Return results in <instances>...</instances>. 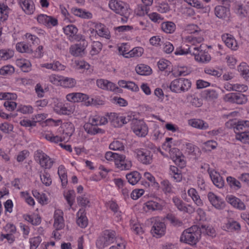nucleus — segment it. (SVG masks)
<instances>
[{
	"label": "nucleus",
	"instance_id": "1",
	"mask_svg": "<svg viewBox=\"0 0 249 249\" xmlns=\"http://www.w3.org/2000/svg\"><path fill=\"white\" fill-rule=\"evenodd\" d=\"M122 237L117 235L113 230H106L103 231L96 242V246L99 249H103L116 242L121 241Z\"/></svg>",
	"mask_w": 249,
	"mask_h": 249
},
{
	"label": "nucleus",
	"instance_id": "2",
	"mask_svg": "<svg viewBox=\"0 0 249 249\" xmlns=\"http://www.w3.org/2000/svg\"><path fill=\"white\" fill-rule=\"evenodd\" d=\"M201 234L200 227L194 225L183 231L180 237V241L191 245H195L200 239Z\"/></svg>",
	"mask_w": 249,
	"mask_h": 249
},
{
	"label": "nucleus",
	"instance_id": "3",
	"mask_svg": "<svg viewBox=\"0 0 249 249\" xmlns=\"http://www.w3.org/2000/svg\"><path fill=\"white\" fill-rule=\"evenodd\" d=\"M232 127L236 134V139L243 143L249 144V131H241L244 128L249 127V121L240 120L235 122Z\"/></svg>",
	"mask_w": 249,
	"mask_h": 249
},
{
	"label": "nucleus",
	"instance_id": "4",
	"mask_svg": "<svg viewBox=\"0 0 249 249\" xmlns=\"http://www.w3.org/2000/svg\"><path fill=\"white\" fill-rule=\"evenodd\" d=\"M191 82L188 79L179 78L172 81L167 86L171 91L180 93L187 91L191 87Z\"/></svg>",
	"mask_w": 249,
	"mask_h": 249
},
{
	"label": "nucleus",
	"instance_id": "5",
	"mask_svg": "<svg viewBox=\"0 0 249 249\" xmlns=\"http://www.w3.org/2000/svg\"><path fill=\"white\" fill-rule=\"evenodd\" d=\"M34 159L38 162L40 166L45 169H51L54 163L53 160L40 149L35 152Z\"/></svg>",
	"mask_w": 249,
	"mask_h": 249
},
{
	"label": "nucleus",
	"instance_id": "6",
	"mask_svg": "<svg viewBox=\"0 0 249 249\" xmlns=\"http://www.w3.org/2000/svg\"><path fill=\"white\" fill-rule=\"evenodd\" d=\"M63 29L64 34L71 42H79L80 40H83V38L85 37L82 34H77L78 30L74 25H68L63 27Z\"/></svg>",
	"mask_w": 249,
	"mask_h": 249
},
{
	"label": "nucleus",
	"instance_id": "7",
	"mask_svg": "<svg viewBox=\"0 0 249 249\" xmlns=\"http://www.w3.org/2000/svg\"><path fill=\"white\" fill-rule=\"evenodd\" d=\"M108 6L110 9L121 16L128 13V5L122 1L111 0L109 2Z\"/></svg>",
	"mask_w": 249,
	"mask_h": 249
},
{
	"label": "nucleus",
	"instance_id": "8",
	"mask_svg": "<svg viewBox=\"0 0 249 249\" xmlns=\"http://www.w3.org/2000/svg\"><path fill=\"white\" fill-rule=\"evenodd\" d=\"M226 102L237 104H245L248 100L247 97L240 93L231 92L226 94L224 97Z\"/></svg>",
	"mask_w": 249,
	"mask_h": 249
},
{
	"label": "nucleus",
	"instance_id": "9",
	"mask_svg": "<svg viewBox=\"0 0 249 249\" xmlns=\"http://www.w3.org/2000/svg\"><path fill=\"white\" fill-rule=\"evenodd\" d=\"M79 41L80 43L71 45L70 48V52L73 56H81L85 54V50L88 46V43L86 40L85 37L83 38V40H80Z\"/></svg>",
	"mask_w": 249,
	"mask_h": 249
},
{
	"label": "nucleus",
	"instance_id": "10",
	"mask_svg": "<svg viewBox=\"0 0 249 249\" xmlns=\"http://www.w3.org/2000/svg\"><path fill=\"white\" fill-rule=\"evenodd\" d=\"M36 18L39 24L43 25L48 28H51L58 24V20L56 18L45 14H39Z\"/></svg>",
	"mask_w": 249,
	"mask_h": 249
},
{
	"label": "nucleus",
	"instance_id": "11",
	"mask_svg": "<svg viewBox=\"0 0 249 249\" xmlns=\"http://www.w3.org/2000/svg\"><path fill=\"white\" fill-rule=\"evenodd\" d=\"M132 129L134 133L140 137H144L148 131L147 125L142 120H135L132 126Z\"/></svg>",
	"mask_w": 249,
	"mask_h": 249
},
{
	"label": "nucleus",
	"instance_id": "12",
	"mask_svg": "<svg viewBox=\"0 0 249 249\" xmlns=\"http://www.w3.org/2000/svg\"><path fill=\"white\" fill-rule=\"evenodd\" d=\"M97 87L100 89L108 90L117 93L122 92V89L118 88L114 83L107 80L100 79L96 81Z\"/></svg>",
	"mask_w": 249,
	"mask_h": 249
},
{
	"label": "nucleus",
	"instance_id": "13",
	"mask_svg": "<svg viewBox=\"0 0 249 249\" xmlns=\"http://www.w3.org/2000/svg\"><path fill=\"white\" fill-rule=\"evenodd\" d=\"M75 108V106L72 103L58 104L54 108L55 112L59 114L70 115L72 114Z\"/></svg>",
	"mask_w": 249,
	"mask_h": 249
},
{
	"label": "nucleus",
	"instance_id": "14",
	"mask_svg": "<svg viewBox=\"0 0 249 249\" xmlns=\"http://www.w3.org/2000/svg\"><path fill=\"white\" fill-rule=\"evenodd\" d=\"M194 53L193 56L195 57L196 61L201 63H208L211 60V56L208 52L204 51L202 49V46L196 47L194 50Z\"/></svg>",
	"mask_w": 249,
	"mask_h": 249
},
{
	"label": "nucleus",
	"instance_id": "15",
	"mask_svg": "<svg viewBox=\"0 0 249 249\" xmlns=\"http://www.w3.org/2000/svg\"><path fill=\"white\" fill-rule=\"evenodd\" d=\"M137 154L138 160L143 164H150L152 162V152L144 148L138 149Z\"/></svg>",
	"mask_w": 249,
	"mask_h": 249
},
{
	"label": "nucleus",
	"instance_id": "16",
	"mask_svg": "<svg viewBox=\"0 0 249 249\" xmlns=\"http://www.w3.org/2000/svg\"><path fill=\"white\" fill-rule=\"evenodd\" d=\"M166 225L164 222L156 220L151 229V232L157 238L163 236L166 232Z\"/></svg>",
	"mask_w": 249,
	"mask_h": 249
},
{
	"label": "nucleus",
	"instance_id": "17",
	"mask_svg": "<svg viewBox=\"0 0 249 249\" xmlns=\"http://www.w3.org/2000/svg\"><path fill=\"white\" fill-rule=\"evenodd\" d=\"M208 167V172L213 183L218 188H222L224 186V180L219 173L214 170H212L209 167V165L206 164Z\"/></svg>",
	"mask_w": 249,
	"mask_h": 249
},
{
	"label": "nucleus",
	"instance_id": "18",
	"mask_svg": "<svg viewBox=\"0 0 249 249\" xmlns=\"http://www.w3.org/2000/svg\"><path fill=\"white\" fill-rule=\"evenodd\" d=\"M214 15L219 19L226 20L231 16L230 8L223 5H217L214 8Z\"/></svg>",
	"mask_w": 249,
	"mask_h": 249
},
{
	"label": "nucleus",
	"instance_id": "19",
	"mask_svg": "<svg viewBox=\"0 0 249 249\" xmlns=\"http://www.w3.org/2000/svg\"><path fill=\"white\" fill-rule=\"evenodd\" d=\"M117 168L121 170H127L130 169L132 163L130 160L126 159L124 155H120L115 163Z\"/></svg>",
	"mask_w": 249,
	"mask_h": 249
},
{
	"label": "nucleus",
	"instance_id": "20",
	"mask_svg": "<svg viewBox=\"0 0 249 249\" xmlns=\"http://www.w3.org/2000/svg\"><path fill=\"white\" fill-rule=\"evenodd\" d=\"M18 4L26 14L30 15L34 14L35 5L32 0H19Z\"/></svg>",
	"mask_w": 249,
	"mask_h": 249
},
{
	"label": "nucleus",
	"instance_id": "21",
	"mask_svg": "<svg viewBox=\"0 0 249 249\" xmlns=\"http://www.w3.org/2000/svg\"><path fill=\"white\" fill-rule=\"evenodd\" d=\"M67 100L73 104L76 102L86 101L89 99L88 95L80 92H72L69 93L66 95Z\"/></svg>",
	"mask_w": 249,
	"mask_h": 249
},
{
	"label": "nucleus",
	"instance_id": "22",
	"mask_svg": "<svg viewBox=\"0 0 249 249\" xmlns=\"http://www.w3.org/2000/svg\"><path fill=\"white\" fill-rule=\"evenodd\" d=\"M222 39L225 45L231 50L236 51L238 45L235 38L230 34H224L222 36Z\"/></svg>",
	"mask_w": 249,
	"mask_h": 249
},
{
	"label": "nucleus",
	"instance_id": "23",
	"mask_svg": "<svg viewBox=\"0 0 249 249\" xmlns=\"http://www.w3.org/2000/svg\"><path fill=\"white\" fill-rule=\"evenodd\" d=\"M226 200L228 203L237 209L239 210H245L246 209V205L244 203L241 199L234 196H227Z\"/></svg>",
	"mask_w": 249,
	"mask_h": 249
},
{
	"label": "nucleus",
	"instance_id": "24",
	"mask_svg": "<svg viewBox=\"0 0 249 249\" xmlns=\"http://www.w3.org/2000/svg\"><path fill=\"white\" fill-rule=\"evenodd\" d=\"M54 222L53 226L56 230H60L64 226L63 213L60 210H56L54 214Z\"/></svg>",
	"mask_w": 249,
	"mask_h": 249
},
{
	"label": "nucleus",
	"instance_id": "25",
	"mask_svg": "<svg viewBox=\"0 0 249 249\" xmlns=\"http://www.w3.org/2000/svg\"><path fill=\"white\" fill-rule=\"evenodd\" d=\"M222 229L229 232H238L241 229V226L239 222L230 219L223 225Z\"/></svg>",
	"mask_w": 249,
	"mask_h": 249
},
{
	"label": "nucleus",
	"instance_id": "26",
	"mask_svg": "<svg viewBox=\"0 0 249 249\" xmlns=\"http://www.w3.org/2000/svg\"><path fill=\"white\" fill-rule=\"evenodd\" d=\"M96 34L99 36L105 38L106 39H110L111 36L110 33L108 29L103 24L97 23L95 26Z\"/></svg>",
	"mask_w": 249,
	"mask_h": 249
},
{
	"label": "nucleus",
	"instance_id": "27",
	"mask_svg": "<svg viewBox=\"0 0 249 249\" xmlns=\"http://www.w3.org/2000/svg\"><path fill=\"white\" fill-rule=\"evenodd\" d=\"M208 197L211 203L217 209H222L224 207V202L223 200L214 195L212 192H209Z\"/></svg>",
	"mask_w": 249,
	"mask_h": 249
},
{
	"label": "nucleus",
	"instance_id": "28",
	"mask_svg": "<svg viewBox=\"0 0 249 249\" xmlns=\"http://www.w3.org/2000/svg\"><path fill=\"white\" fill-rule=\"evenodd\" d=\"M77 224L82 228H86L88 224V220L84 209H80L76 213Z\"/></svg>",
	"mask_w": 249,
	"mask_h": 249
},
{
	"label": "nucleus",
	"instance_id": "29",
	"mask_svg": "<svg viewBox=\"0 0 249 249\" xmlns=\"http://www.w3.org/2000/svg\"><path fill=\"white\" fill-rule=\"evenodd\" d=\"M71 13L75 16L84 19H91L92 14L89 11L85 9L73 7L71 9Z\"/></svg>",
	"mask_w": 249,
	"mask_h": 249
},
{
	"label": "nucleus",
	"instance_id": "30",
	"mask_svg": "<svg viewBox=\"0 0 249 249\" xmlns=\"http://www.w3.org/2000/svg\"><path fill=\"white\" fill-rule=\"evenodd\" d=\"M195 46L192 45L190 46L188 45H185L184 46L177 48L175 51V54L176 55H186L190 54L193 56L194 53V50Z\"/></svg>",
	"mask_w": 249,
	"mask_h": 249
},
{
	"label": "nucleus",
	"instance_id": "31",
	"mask_svg": "<svg viewBox=\"0 0 249 249\" xmlns=\"http://www.w3.org/2000/svg\"><path fill=\"white\" fill-rule=\"evenodd\" d=\"M187 193L197 206H202L203 205V201L200 198L198 192L195 189L193 188H190L188 190Z\"/></svg>",
	"mask_w": 249,
	"mask_h": 249
},
{
	"label": "nucleus",
	"instance_id": "32",
	"mask_svg": "<svg viewBox=\"0 0 249 249\" xmlns=\"http://www.w3.org/2000/svg\"><path fill=\"white\" fill-rule=\"evenodd\" d=\"M107 116L108 117V120L112 125L114 127H121V116L114 112L107 113Z\"/></svg>",
	"mask_w": 249,
	"mask_h": 249
},
{
	"label": "nucleus",
	"instance_id": "33",
	"mask_svg": "<svg viewBox=\"0 0 249 249\" xmlns=\"http://www.w3.org/2000/svg\"><path fill=\"white\" fill-rule=\"evenodd\" d=\"M41 67L47 69L52 70L54 71H60L64 70L65 66L61 64L59 61H54L52 63H44L41 65Z\"/></svg>",
	"mask_w": 249,
	"mask_h": 249
},
{
	"label": "nucleus",
	"instance_id": "34",
	"mask_svg": "<svg viewBox=\"0 0 249 249\" xmlns=\"http://www.w3.org/2000/svg\"><path fill=\"white\" fill-rule=\"evenodd\" d=\"M189 124L194 127L200 129H206L209 127L207 123L200 119H191L189 120Z\"/></svg>",
	"mask_w": 249,
	"mask_h": 249
},
{
	"label": "nucleus",
	"instance_id": "35",
	"mask_svg": "<svg viewBox=\"0 0 249 249\" xmlns=\"http://www.w3.org/2000/svg\"><path fill=\"white\" fill-rule=\"evenodd\" d=\"M126 178L129 184L134 185L140 180L141 176L138 172L133 171L127 174L126 175Z\"/></svg>",
	"mask_w": 249,
	"mask_h": 249
},
{
	"label": "nucleus",
	"instance_id": "36",
	"mask_svg": "<svg viewBox=\"0 0 249 249\" xmlns=\"http://www.w3.org/2000/svg\"><path fill=\"white\" fill-rule=\"evenodd\" d=\"M84 127L85 131L89 134L95 135L98 133L103 134L105 132L104 130L92 124H90L87 123L84 125Z\"/></svg>",
	"mask_w": 249,
	"mask_h": 249
},
{
	"label": "nucleus",
	"instance_id": "37",
	"mask_svg": "<svg viewBox=\"0 0 249 249\" xmlns=\"http://www.w3.org/2000/svg\"><path fill=\"white\" fill-rule=\"evenodd\" d=\"M135 71L139 75H148L151 74L152 70L149 66L141 64L136 67Z\"/></svg>",
	"mask_w": 249,
	"mask_h": 249
},
{
	"label": "nucleus",
	"instance_id": "38",
	"mask_svg": "<svg viewBox=\"0 0 249 249\" xmlns=\"http://www.w3.org/2000/svg\"><path fill=\"white\" fill-rule=\"evenodd\" d=\"M161 27L163 32L167 34H172L176 30L175 24L172 21H166L162 23Z\"/></svg>",
	"mask_w": 249,
	"mask_h": 249
},
{
	"label": "nucleus",
	"instance_id": "39",
	"mask_svg": "<svg viewBox=\"0 0 249 249\" xmlns=\"http://www.w3.org/2000/svg\"><path fill=\"white\" fill-rule=\"evenodd\" d=\"M17 50L21 53H33V49L31 46L23 42H18L16 44Z\"/></svg>",
	"mask_w": 249,
	"mask_h": 249
},
{
	"label": "nucleus",
	"instance_id": "40",
	"mask_svg": "<svg viewBox=\"0 0 249 249\" xmlns=\"http://www.w3.org/2000/svg\"><path fill=\"white\" fill-rule=\"evenodd\" d=\"M218 96V93L214 89H206L202 92V96L208 101L216 99Z\"/></svg>",
	"mask_w": 249,
	"mask_h": 249
},
{
	"label": "nucleus",
	"instance_id": "41",
	"mask_svg": "<svg viewBox=\"0 0 249 249\" xmlns=\"http://www.w3.org/2000/svg\"><path fill=\"white\" fill-rule=\"evenodd\" d=\"M109 148L114 151H123L124 149V143L123 140H114L109 144Z\"/></svg>",
	"mask_w": 249,
	"mask_h": 249
},
{
	"label": "nucleus",
	"instance_id": "42",
	"mask_svg": "<svg viewBox=\"0 0 249 249\" xmlns=\"http://www.w3.org/2000/svg\"><path fill=\"white\" fill-rule=\"evenodd\" d=\"M58 174L61 180L62 186L65 187L68 183L67 176L65 172V169L63 165H60L58 168Z\"/></svg>",
	"mask_w": 249,
	"mask_h": 249
},
{
	"label": "nucleus",
	"instance_id": "43",
	"mask_svg": "<svg viewBox=\"0 0 249 249\" xmlns=\"http://www.w3.org/2000/svg\"><path fill=\"white\" fill-rule=\"evenodd\" d=\"M237 70L240 72L241 76L246 80L249 82V69L247 68L246 64L242 63L238 66Z\"/></svg>",
	"mask_w": 249,
	"mask_h": 249
},
{
	"label": "nucleus",
	"instance_id": "44",
	"mask_svg": "<svg viewBox=\"0 0 249 249\" xmlns=\"http://www.w3.org/2000/svg\"><path fill=\"white\" fill-rule=\"evenodd\" d=\"M40 178L42 183L46 186H49L52 184V178L50 174L46 170L41 172Z\"/></svg>",
	"mask_w": 249,
	"mask_h": 249
},
{
	"label": "nucleus",
	"instance_id": "45",
	"mask_svg": "<svg viewBox=\"0 0 249 249\" xmlns=\"http://www.w3.org/2000/svg\"><path fill=\"white\" fill-rule=\"evenodd\" d=\"M14 55V51L12 49L0 50V60H8L13 57Z\"/></svg>",
	"mask_w": 249,
	"mask_h": 249
},
{
	"label": "nucleus",
	"instance_id": "46",
	"mask_svg": "<svg viewBox=\"0 0 249 249\" xmlns=\"http://www.w3.org/2000/svg\"><path fill=\"white\" fill-rule=\"evenodd\" d=\"M200 229L201 231V234H206L212 237H215L216 232L213 227L211 226H207L202 225Z\"/></svg>",
	"mask_w": 249,
	"mask_h": 249
},
{
	"label": "nucleus",
	"instance_id": "47",
	"mask_svg": "<svg viewBox=\"0 0 249 249\" xmlns=\"http://www.w3.org/2000/svg\"><path fill=\"white\" fill-rule=\"evenodd\" d=\"M9 11L10 8L7 5L0 4V18L1 21H5L7 19Z\"/></svg>",
	"mask_w": 249,
	"mask_h": 249
},
{
	"label": "nucleus",
	"instance_id": "48",
	"mask_svg": "<svg viewBox=\"0 0 249 249\" xmlns=\"http://www.w3.org/2000/svg\"><path fill=\"white\" fill-rule=\"evenodd\" d=\"M227 181L229 186L235 190H238L241 188V184L240 181L235 178L229 176L227 178Z\"/></svg>",
	"mask_w": 249,
	"mask_h": 249
},
{
	"label": "nucleus",
	"instance_id": "49",
	"mask_svg": "<svg viewBox=\"0 0 249 249\" xmlns=\"http://www.w3.org/2000/svg\"><path fill=\"white\" fill-rule=\"evenodd\" d=\"M235 13L240 18L246 17L247 15V12L243 5L239 2L236 4L235 7Z\"/></svg>",
	"mask_w": 249,
	"mask_h": 249
},
{
	"label": "nucleus",
	"instance_id": "50",
	"mask_svg": "<svg viewBox=\"0 0 249 249\" xmlns=\"http://www.w3.org/2000/svg\"><path fill=\"white\" fill-rule=\"evenodd\" d=\"M166 219L174 227H180L182 225V222L172 214H167Z\"/></svg>",
	"mask_w": 249,
	"mask_h": 249
},
{
	"label": "nucleus",
	"instance_id": "51",
	"mask_svg": "<svg viewBox=\"0 0 249 249\" xmlns=\"http://www.w3.org/2000/svg\"><path fill=\"white\" fill-rule=\"evenodd\" d=\"M160 184L162 190L164 194H170L173 192V186L168 180L165 179L161 181Z\"/></svg>",
	"mask_w": 249,
	"mask_h": 249
},
{
	"label": "nucleus",
	"instance_id": "52",
	"mask_svg": "<svg viewBox=\"0 0 249 249\" xmlns=\"http://www.w3.org/2000/svg\"><path fill=\"white\" fill-rule=\"evenodd\" d=\"M76 81L75 79L63 76L60 86L65 88H70L74 87Z\"/></svg>",
	"mask_w": 249,
	"mask_h": 249
},
{
	"label": "nucleus",
	"instance_id": "53",
	"mask_svg": "<svg viewBox=\"0 0 249 249\" xmlns=\"http://www.w3.org/2000/svg\"><path fill=\"white\" fill-rule=\"evenodd\" d=\"M131 230L138 235H141L144 232L141 224L135 223L133 220L130 221Z\"/></svg>",
	"mask_w": 249,
	"mask_h": 249
},
{
	"label": "nucleus",
	"instance_id": "54",
	"mask_svg": "<svg viewBox=\"0 0 249 249\" xmlns=\"http://www.w3.org/2000/svg\"><path fill=\"white\" fill-rule=\"evenodd\" d=\"M189 5L197 9H204L205 8L206 10H210L209 6L205 7L204 5L198 0H184Z\"/></svg>",
	"mask_w": 249,
	"mask_h": 249
},
{
	"label": "nucleus",
	"instance_id": "55",
	"mask_svg": "<svg viewBox=\"0 0 249 249\" xmlns=\"http://www.w3.org/2000/svg\"><path fill=\"white\" fill-rule=\"evenodd\" d=\"M102 44L99 41H93L92 44V49L90 51L92 55L98 54L102 49Z\"/></svg>",
	"mask_w": 249,
	"mask_h": 249
},
{
	"label": "nucleus",
	"instance_id": "56",
	"mask_svg": "<svg viewBox=\"0 0 249 249\" xmlns=\"http://www.w3.org/2000/svg\"><path fill=\"white\" fill-rule=\"evenodd\" d=\"M173 202L177 208L180 212H183L184 210L185 207V203L179 198L175 196L172 198Z\"/></svg>",
	"mask_w": 249,
	"mask_h": 249
},
{
	"label": "nucleus",
	"instance_id": "57",
	"mask_svg": "<svg viewBox=\"0 0 249 249\" xmlns=\"http://www.w3.org/2000/svg\"><path fill=\"white\" fill-rule=\"evenodd\" d=\"M18 63V65L24 72H27L31 69V63L25 59L20 60Z\"/></svg>",
	"mask_w": 249,
	"mask_h": 249
},
{
	"label": "nucleus",
	"instance_id": "58",
	"mask_svg": "<svg viewBox=\"0 0 249 249\" xmlns=\"http://www.w3.org/2000/svg\"><path fill=\"white\" fill-rule=\"evenodd\" d=\"M77 202L78 204L82 207L89 206V205L90 202L89 200L85 195L78 196L77 197Z\"/></svg>",
	"mask_w": 249,
	"mask_h": 249
},
{
	"label": "nucleus",
	"instance_id": "59",
	"mask_svg": "<svg viewBox=\"0 0 249 249\" xmlns=\"http://www.w3.org/2000/svg\"><path fill=\"white\" fill-rule=\"evenodd\" d=\"M143 53V49L142 47H136L128 52L129 57L141 56Z\"/></svg>",
	"mask_w": 249,
	"mask_h": 249
},
{
	"label": "nucleus",
	"instance_id": "60",
	"mask_svg": "<svg viewBox=\"0 0 249 249\" xmlns=\"http://www.w3.org/2000/svg\"><path fill=\"white\" fill-rule=\"evenodd\" d=\"M14 71V68L12 66H4L0 69V74L2 75L11 74Z\"/></svg>",
	"mask_w": 249,
	"mask_h": 249
},
{
	"label": "nucleus",
	"instance_id": "61",
	"mask_svg": "<svg viewBox=\"0 0 249 249\" xmlns=\"http://www.w3.org/2000/svg\"><path fill=\"white\" fill-rule=\"evenodd\" d=\"M65 198L70 207H71L73 204V202L74 201L75 193L74 191H69L65 195Z\"/></svg>",
	"mask_w": 249,
	"mask_h": 249
},
{
	"label": "nucleus",
	"instance_id": "62",
	"mask_svg": "<svg viewBox=\"0 0 249 249\" xmlns=\"http://www.w3.org/2000/svg\"><path fill=\"white\" fill-rule=\"evenodd\" d=\"M17 110L23 114H31L33 112V108L30 105H20Z\"/></svg>",
	"mask_w": 249,
	"mask_h": 249
},
{
	"label": "nucleus",
	"instance_id": "63",
	"mask_svg": "<svg viewBox=\"0 0 249 249\" xmlns=\"http://www.w3.org/2000/svg\"><path fill=\"white\" fill-rule=\"evenodd\" d=\"M148 17L151 21L155 23H160L164 19L160 14L156 12L149 13V14L148 15Z\"/></svg>",
	"mask_w": 249,
	"mask_h": 249
},
{
	"label": "nucleus",
	"instance_id": "64",
	"mask_svg": "<svg viewBox=\"0 0 249 249\" xmlns=\"http://www.w3.org/2000/svg\"><path fill=\"white\" fill-rule=\"evenodd\" d=\"M41 238L37 236L30 239V249H36L41 242Z\"/></svg>",
	"mask_w": 249,
	"mask_h": 249
}]
</instances>
